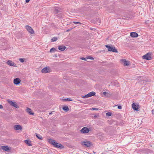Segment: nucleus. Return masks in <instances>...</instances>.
Here are the masks:
<instances>
[{
    "label": "nucleus",
    "mask_w": 154,
    "mask_h": 154,
    "mask_svg": "<svg viewBox=\"0 0 154 154\" xmlns=\"http://www.w3.org/2000/svg\"><path fill=\"white\" fill-rule=\"evenodd\" d=\"M49 142L53 145L54 146L57 148L62 149L64 148V146L62 145L57 143L56 141L52 140H49Z\"/></svg>",
    "instance_id": "obj_1"
},
{
    "label": "nucleus",
    "mask_w": 154,
    "mask_h": 154,
    "mask_svg": "<svg viewBox=\"0 0 154 154\" xmlns=\"http://www.w3.org/2000/svg\"><path fill=\"white\" fill-rule=\"evenodd\" d=\"M105 47L108 48V51H112L115 53L118 52L117 49H116L114 46L106 45H105Z\"/></svg>",
    "instance_id": "obj_2"
},
{
    "label": "nucleus",
    "mask_w": 154,
    "mask_h": 154,
    "mask_svg": "<svg viewBox=\"0 0 154 154\" xmlns=\"http://www.w3.org/2000/svg\"><path fill=\"white\" fill-rule=\"evenodd\" d=\"M152 55V53L150 52L148 53L143 56V58L147 60H151L152 59L151 56Z\"/></svg>",
    "instance_id": "obj_3"
},
{
    "label": "nucleus",
    "mask_w": 154,
    "mask_h": 154,
    "mask_svg": "<svg viewBox=\"0 0 154 154\" xmlns=\"http://www.w3.org/2000/svg\"><path fill=\"white\" fill-rule=\"evenodd\" d=\"M81 144L82 145H84L86 146L90 147L91 145V143L88 141L85 140L82 142Z\"/></svg>",
    "instance_id": "obj_4"
},
{
    "label": "nucleus",
    "mask_w": 154,
    "mask_h": 154,
    "mask_svg": "<svg viewBox=\"0 0 154 154\" xmlns=\"http://www.w3.org/2000/svg\"><path fill=\"white\" fill-rule=\"evenodd\" d=\"M27 30L31 34H33L34 33V32L32 28L28 25H26L25 26Z\"/></svg>",
    "instance_id": "obj_5"
},
{
    "label": "nucleus",
    "mask_w": 154,
    "mask_h": 154,
    "mask_svg": "<svg viewBox=\"0 0 154 154\" xmlns=\"http://www.w3.org/2000/svg\"><path fill=\"white\" fill-rule=\"evenodd\" d=\"M51 72V69L49 67H45L42 70V72L43 73H47Z\"/></svg>",
    "instance_id": "obj_6"
},
{
    "label": "nucleus",
    "mask_w": 154,
    "mask_h": 154,
    "mask_svg": "<svg viewBox=\"0 0 154 154\" xmlns=\"http://www.w3.org/2000/svg\"><path fill=\"white\" fill-rule=\"evenodd\" d=\"M90 130L89 129L86 127L83 128L80 131L82 133H88Z\"/></svg>",
    "instance_id": "obj_7"
},
{
    "label": "nucleus",
    "mask_w": 154,
    "mask_h": 154,
    "mask_svg": "<svg viewBox=\"0 0 154 154\" xmlns=\"http://www.w3.org/2000/svg\"><path fill=\"white\" fill-rule=\"evenodd\" d=\"M8 102L10 105L16 108H18L19 107V106L15 102L9 100L8 101Z\"/></svg>",
    "instance_id": "obj_8"
},
{
    "label": "nucleus",
    "mask_w": 154,
    "mask_h": 154,
    "mask_svg": "<svg viewBox=\"0 0 154 154\" xmlns=\"http://www.w3.org/2000/svg\"><path fill=\"white\" fill-rule=\"evenodd\" d=\"M21 82V80L19 78L14 79V83L16 85H19Z\"/></svg>",
    "instance_id": "obj_9"
},
{
    "label": "nucleus",
    "mask_w": 154,
    "mask_h": 154,
    "mask_svg": "<svg viewBox=\"0 0 154 154\" xmlns=\"http://www.w3.org/2000/svg\"><path fill=\"white\" fill-rule=\"evenodd\" d=\"M121 62L125 66H128L130 63L129 61L126 60L125 59H122L121 60Z\"/></svg>",
    "instance_id": "obj_10"
},
{
    "label": "nucleus",
    "mask_w": 154,
    "mask_h": 154,
    "mask_svg": "<svg viewBox=\"0 0 154 154\" xmlns=\"http://www.w3.org/2000/svg\"><path fill=\"white\" fill-rule=\"evenodd\" d=\"M139 36L138 34L136 32H132L130 33V36L132 38H137Z\"/></svg>",
    "instance_id": "obj_11"
},
{
    "label": "nucleus",
    "mask_w": 154,
    "mask_h": 154,
    "mask_svg": "<svg viewBox=\"0 0 154 154\" xmlns=\"http://www.w3.org/2000/svg\"><path fill=\"white\" fill-rule=\"evenodd\" d=\"M138 105H136V104L134 103L132 105V108L135 110L138 111L139 108H138Z\"/></svg>",
    "instance_id": "obj_12"
},
{
    "label": "nucleus",
    "mask_w": 154,
    "mask_h": 154,
    "mask_svg": "<svg viewBox=\"0 0 154 154\" xmlns=\"http://www.w3.org/2000/svg\"><path fill=\"white\" fill-rule=\"evenodd\" d=\"M7 63L10 66H16V64L14 62H12L11 61L9 60L7 61Z\"/></svg>",
    "instance_id": "obj_13"
},
{
    "label": "nucleus",
    "mask_w": 154,
    "mask_h": 154,
    "mask_svg": "<svg viewBox=\"0 0 154 154\" xmlns=\"http://www.w3.org/2000/svg\"><path fill=\"white\" fill-rule=\"evenodd\" d=\"M14 128L16 130H22V126L20 125H15L14 126Z\"/></svg>",
    "instance_id": "obj_14"
},
{
    "label": "nucleus",
    "mask_w": 154,
    "mask_h": 154,
    "mask_svg": "<svg viewBox=\"0 0 154 154\" xmlns=\"http://www.w3.org/2000/svg\"><path fill=\"white\" fill-rule=\"evenodd\" d=\"M95 93L94 91H92L91 92L89 93H88V94H87V96H88V97H91L92 96H94L95 95Z\"/></svg>",
    "instance_id": "obj_15"
},
{
    "label": "nucleus",
    "mask_w": 154,
    "mask_h": 154,
    "mask_svg": "<svg viewBox=\"0 0 154 154\" xmlns=\"http://www.w3.org/2000/svg\"><path fill=\"white\" fill-rule=\"evenodd\" d=\"M1 149H2L6 151H8V150L10 149H9V147L7 146H2L1 147Z\"/></svg>",
    "instance_id": "obj_16"
},
{
    "label": "nucleus",
    "mask_w": 154,
    "mask_h": 154,
    "mask_svg": "<svg viewBox=\"0 0 154 154\" xmlns=\"http://www.w3.org/2000/svg\"><path fill=\"white\" fill-rule=\"evenodd\" d=\"M103 94L106 97H109L112 95L109 93L105 91L103 92Z\"/></svg>",
    "instance_id": "obj_17"
},
{
    "label": "nucleus",
    "mask_w": 154,
    "mask_h": 154,
    "mask_svg": "<svg viewBox=\"0 0 154 154\" xmlns=\"http://www.w3.org/2000/svg\"><path fill=\"white\" fill-rule=\"evenodd\" d=\"M66 48V47L63 45H60L58 46V49L61 51H63Z\"/></svg>",
    "instance_id": "obj_18"
},
{
    "label": "nucleus",
    "mask_w": 154,
    "mask_h": 154,
    "mask_svg": "<svg viewBox=\"0 0 154 154\" xmlns=\"http://www.w3.org/2000/svg\"><path fill=\"white\" fill-rule=\"evenodd\" d=\"M27 112L30 115H33L34 113L31 111V109L29 108H27L26 109Z\"/></svg>",
    "instance_id": "obj_19"
},
{
    "label": "nucleus",
    "mask_w": 154,
    "mask_h": 154,
    "mask_svg": "<svg viewBox=\"0 0 154 154\" xmlns=\"http://www.w3.org/2000/svg\"><path fill=\"white\" fill-rule=\"evenodd\" d=\"M25 143L28 146H32L31 142L29 140H25L24 141Z\"/></svg>",
    "instance_id": "obj_20"
},
{
    "label": "nucleus",
    "mask_w": 154,
    "mask_h": 154,
    "mask_svg": "<svg viewBox=\"0 0 154 154\" xmlns=\"http://www.w3.org/2000/svg\"><path fill=\"white\" fill-rule=\"evenodd\" d=\"M63 110L66 112L68 111L69 110V109L67 106H64L63 107Z\"/></svg>",
    "instance_id": "obj_21"
},
{
    "label": "nucleus",
    "mask_w": 154,
    "mask_h": 154,
    "mask_svg": "<svg viewBox=\"0 0 154 154\" xmlns=\"http://www.w3.org/2000/svg\"><path fill=\"white\" fill-rule=\"evenodd\" d=\"M101 23V20L99 18H98L96 21V23L97 24L99 25Z\"/></svg>",
    "instance_id": "obj_22"
},
{
    "label": "nucleus",
    "mask_w": 154,
    "mask_h": 154,
    "mask_svg": "<svg viewBox=\"0 0 154 154\" xmlns=\"http://www.w3.org/2000/svg\"><path fill=\"white\" fill-rule=\"evenodd\" d=\"M36 137L39 139L42 140V137L39 134H37L36 133Z\"/></svg>",
    "instance_id": "obj_23"
},
{
    "label": "nucleus",
    "mask_w": 154,
    "mask_h": 154,
    "mask_svg": "<svg viewBox=\"0 0 154 154\" xmlns=\"http://www.w3.org/2000/svg\"><path fill=\"white\" fill-rule=\"evenodd\" d=\"M56 51V49L54 48H51L50 50V52L51 53L55 52Z\"/></svg>",
    "instance_id": "obj_24"
},
{
    "label": "nucleus",
    "mask_w": 154,
    "mask_h": 154,
    "mask_svg": "<svg viewBox=\"0 0 154 154\" xmlns=\"http://www.w3.org/2000/svg\"><path fill=\"white\" fill-rule=\"evenodd\" d=\"M63 101H72V100L70 99V98H67L63 99Z\"/></svg>",
    "instance_id": "obj_25"
},
{
    "label": "nucleus",
    "mask_w": 154,
    "mask_h": 154,
    "mask_svg": "<svg viewBox=\"0 0 154 154\" xmlns=\"http://www.w3.org/2000/svg\"><path fill=\"white\" fill-rule=\"evenodd\" d=\"M146 82V81L144 80H142L140 81V82L141 84H143L144 85L145 84V83Z\"/></svg>",
    "instance_id": "obj_26"
},
{
    "label": "nucleus",
    "mask_w": 154,
    "mask_h": 154,
    "mask_svg": "<svg viewBox=\"0 0 154 154\" xmlns=\"http://www.w3.org/2000/svg\"><path fill=\"white\" fill-rule=\"evenodd\" d=\"M112 115V113L110 112H108L106 113V116H110Z\"/></svg>",
    "instance_id": "obj_27"
},
{
    "label": "nucleus",
    "mask_w": 154,
    "mask_h": 154,
    "mask_svg": "<svg viewBox=\"0 0 154 154\" xmlns=\"http://www.w3.org/2000/svg\"><path fill=\"white\" fill-rule=\"evenodd\" d=\"M86 58L88 59H91V60H93L94 59V58L93 57H91V56H88V57H86Z\"/></svg>",
    "instance_id": "obj_28"
},
{
    "label": "nucleus",
    "mask_w": 154,
    "mask_h": 154,
    "mask_svg": "<svg viewBox=\"0 0 154 154\" xmlns=\"http://www.w3.org/2000/svg\"><path fill=\"white\" fill-rule=\"evenodd\" d=\"M54 11L55 12V13L56 14L59 12V11L58 9L55 8L54 9Z\"/></svg>",
    "instance_id": "obj_29"
},
{
    "label": "nucleus",
    "mask_w": 154,
    "mask_h": 154,
    "mask_svg": "<svg viewBox=\"0 0 154 154\" xmlns=\"http://www.w3.org/2000/svg\"><path fill=\"white\" fill-rule=\"evenodd\" d=\"M19 60L22 63H23L24 62L23 58H20L19 59Z\"/></svg>",
    "instance_id": "obj_30"
},
{
    "label": "nucleus",
    "mask_w": 154,
    "mask_h": 154,
    "mask_svg": "<svg viewBox=\"0 0 154 154\" xmlns=\"http://www.w3.org/2000/svg\"><path fill=\"white\" fill-rule=\"evenodd\" d=\"M57 39H51V42L56 41Z\"/></svg>",
    "instance_id": "obj_31"
},
{
    "label": "nucleus",
    "mask_w": 154,
    "mask_h": 154,
    "mask_svg": "<svg viewBox=\"0 0 154 154\" xmlns=\"http://www.w3.org/2000/svg\"><path fill=\"white\" fill-rule=\"evenodd\" d=\"M92 109L93 110H98L99 109L97 108H92Z\"/></svg>",
    "instance_id": "obj_32"
},
{
    "label": "nucleus",
    "mask_w": 154,
    "mask_h": 154,
    "mask_svg": "<svg viewBox=\"0 0 154 154\" xmlns=\"http://www.w3.org/2000/svg\"><path fill=\"white\" fill-rule=\"evenodd\" d=\"M73 23L75 24H81V23L78 22H73Z\"/></svg>",
    "instance_id": "obj_33"
},
{
    "label": "nucleus",
    "mask_w": 154,
    "mask_h": 154,
    "mask_svg": "<svg viewBox=\"0 0 154 154\" xmlns=\"http://www.w3.org/2000/svg\"><path fill=\"white\" fill-rule=\"evenodd\" d=\"M80 59H81V60H86V58H85L84 57H83L80 58Z\"/></svg>",
    "instance_id": "obj_34"
},
{
    "label": "nucleus",
    "mask_w": 154,
    "mask_h": 154,
    "mask_svg": "<svg viewBox=\"0 0 154 154\" xmlns=\"http://www.w3.org/2000/svg\"><path fill=\"white\" fill-rule=\"evenodd\" d=\"M82 97L83 98H88L87 94L84 96H82Z\"/></svg>",
    "instance_id": "obj_35"
},
{
    "label": "nucleus",
    "mask_w": 154,
    "mask_h": 154,
    "mask_svg": "<svg viewBox=\"0 0 154 154\" xmlns=\"http://www.w3.org/2000/svg\"><path fill=\"white\" fill-rule=\"evenodd\" d=\"M118 109H122V107L121 106H119L118 107Z\"/></svg>",
    "instance_id": "obj_36"
},
{
    "label": "nucleus",
    "mask_w": 154,
    "mask_h": 154,
    "mask_svg": "<svg viewBox=\"0 0 154 154\" xmlns=\"http://www.w3.org/2000/svg\"><path fill=\"white\" fill-rule=\"evenodd\" d=\"M3 108V106L2 105H1L0 104V109H2Z\"/></svg>",
    "instance_id": "obj_37"
},
{
    "label": "nucleus",
    "mask_w": 154,
    "mask_h": 154,
    "mask_svg": "<svg viewBox=\"0 0 154 154\" xmlns=\"http://www.w3.org/2000/svg\"><path fill=\"white\" fill-rule=\"evenodd\" d=\"M30 0H26V3H28L29 2Z\"/></svg>",
    "instance_id": "obj_38"
},
{
    "label": "nucleus",
    "mask_w": 154,
    "mask_h": 154,
    "mask_svg": "<svg viewBox=\"0 0 154 154\" xmlns=\"http://www.w3.org/2000/svg\"><path fill=\"white\" fill-rule=\"evenodd\" d=\"M90 29L91 30H94V31L96 30L95 29L93 28H90Z\"/></svg>",
    "instance_id": "obj_39"
},
{
    "label": "nucleus",
    "mask_w": 154,
    "mask_h": 154,
    "mask_svg": "<svg viewBox=\"0 0 154 154\" xmlns=\"http://www.w3.org/2000/svg\"><path fill=\"white\" fill-rule=\"evenodd\" d=\"M71 29H68L66 31L67 32H68Z\"/></svg>",
    "instance_id": "obj_40"
},
{
    "label": "nucleus",
    "mask_w": 154,
    "mask_h": 154,
    "mask_svg": "<svg viewBox=\"0 0 154 154\" xmlns=\"http://www.w3.org/2000/svg\"><path fill=\"white\" fill-rule=\"evenodd\" d=\"M52 38H57V37H54Z\"/></svg>",
    "instance_id": "obj_41"
},
{
    "label": "nucleus",
    "mask_w": 154,
    "mask_h": 154,
    "mask_svg": "<svg viewBox=\"0 0 154 154\" xmlns=\"http://www.w3.org/2000/svg\"><path fill=\"white\" fill-rule=\"evenodd\" d=\"M52 114V112H51V113H49V115H50L51 114Z\"/></svg>",
    "instance_id": "obj_42"
},
{
    "label": "nucleus",
    "mask_w": 154,
    "mask_h": 154,
    "mask_svg": "<svg viewBox=\"0 0 154 154\" xmlns=\"http://www.w3.org/2000/svg\"><path fill=\"white\" fill-rule=\"evenodd\" d=\"M97 117V116H94V117H95V118L96 117Z\"/></svg>",
    "instance_id": "obj_43"
},
{
    "label": "nucleus",
    "mask_w": 154,
    "mask_h": 154,
    "mask_svg": "<svg viewBox=\"0 0 154 154\" xmlns=\"http://www.w3.org/2000/svg\"><path fill=\"white\" fill-rule=\"evenodd\" d=\"M153 110H152V112H153Z\"/></svg>",
    "instance_id": "obj_44"
},
{
    "label": "nucleus",
    "mask_w": 154,
    "mask_h": 154,
    "mask_svg": "<svg viewBox=\"0 0 154 154\" xmlns=\"http://www.w3.org/2000/svg\"><path fill=\"white\" fill-rule=\"evenodd\" d=\"M153 110H152V112H153Z\"/></svg>",
    "instance_id": "obj_45"
},
{
    "label": "nucleus",
    "mask_w": 154,
    "mask_h": 154,
    "mask_svg": "<svg viewBox=\"0 0 154 154\" xmlns=\"http://www.w3.org/2000/svg\"><path fill=\"white\" fill-rule=\"evenodd\" d=\"M140 38H143V37H140Z\"/></svg>",
    "instance_id": "obj_46"
}]
</instances>
